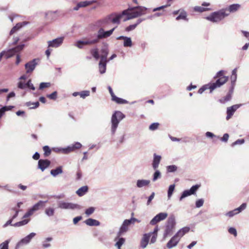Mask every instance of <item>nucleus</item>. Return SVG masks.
<instances>
[{
    "instance_id": "nucleus-13",
    "label": "nucleus",
    "mask_w": 249,
    "mask_h": 249,
    "mask_svg": "<svg viewBox=\"0 0 249 249\" xmlns=\"http://www.w3.org/2000/svg\"><path fill=\"white\" fill-rule=\"evenodd\" d=\"M36 233L31 232L24 238L21 239L16 245V249H19L20 247L28 244L31 240L36 236Z\"/></svg>"
},
{
    "instance_id": "nucleus-16",
    "label": "nucleus",
    "mask_w": 249,
    "mask_h": 249,
    "mask_svg": "<svg viewBox=\"0 0 249 249\" xmlns=\"http://www.w3.org/2000/svg\"><path fill=\"white\" fill-rule=\"evenodd\" d=\"M64 37H59L52 40L48 41V47L57 48L60 46L63 42Z\"/></svg>"
},
{
    "instance_id": "nucleus-21",
    "label": "nucleus",
    "mask_w": 249,
    "mask_h": 249,
    "mask_svg": "<svg viewBox=\"0 0 249 249\" xmlns=\"http://www.w3.org/2000/svg\"><path fill=\"white\" fill-rule=\"evenodd\" d=\"M151 237V233H145L141 241V247L144 249L146 247L150 238Z\"/></svg>"
},
{
    "instance_id": "nucleus-17",
    "label": "nucleus",
    "mask_w": 249,
    "mask_h": 249,
    "mask_svg": "<svg viewBox=\"0 0 249 249\" xmlns=\"http://www.w3.org/2000/svg\"><path fill=\"white\" fill-rule=\"evenodd\" d=\"M36 61V59H34L25 64V68L27 73H31L34 71L37 64Z\"/></svg>"
},
{
    "instance_id": "nucleus-50",
    "label": "nucleus",
    "mask_w": 249,
    "mask_h": 249,
    "mask_svg": "<svg viewBox=\"0 0 249 249\" xmlns=\"http://www.w3.org/2000/svg\"><path fill=\"white\" fill-rule=\"evenodd\" d=\"M90 91L89 90H83L80 91V96L83 99H85L86 97L89 96Z\"/></svg>"
},
{
    "instance_id": "nucleus-46",
    "label": "nucleus",
    "mask_w": 249,
    "mask_h": 249,
    "mask_svg": "<svg viewBox=\"0 0 249 249\" xmlns=\"http://www.w3.org/2000/svg\"><path fill=\"white\" fill-rule=\"evenodd\" d=\"M231 93L230 92H228L227 95L223 98L219 100V101L221 103H225L226 102H228L231 100Z\"/></svg>"
},
{
    "instance_id": "nucleus-51",
    "label": "nucleus",
    "mask_w": 249,
    "mask_h": 249,
    "mask_svg": "<svg viewBox=\"0 0 249 249\" xmlns=\"http://www.w3.org/2000/svg\"><path fill=\"white\" fill-rule=\"evenodd\" d=\"M63 154H68L74 151L72 145H69L67 147L63 148Z\"/></svg>"
},
{
    "instance_id": "nucleus-8",
    "label": "nucleus",
    "mask_w": 249,
    "mask_h": 249,
    "mask_svg": "<svg viewBox=\"0 0 249 249\" xmlns=\"http://www.w3.org/2000/svg\"><path fill=\"white\" fill-rule=\"evenodd\" d=\"M24 47V44H20L17 47L9 49L7 51H3L0 53V61L3 56L5 55L6 58H9L13 56L16 53L21 51Z\"/></svg>"
},
{
    "instance_id": "nucleus-35",
    "label": "nucleus",
    "mask_w": 249,
    "mask_h": 249,
    "mask_svg": "<svg viewBox=\"0 0 249 249\" xmlns=\"http://www.w3.org/2000/svg\"><path fill=\"white\" fill-rule=\"evenodd\" d=\"M25 105L29 107L30 109H35L38 107L39 106V103L38 102H27L26 103Z\"/></svg>"
},
{
    "instance_id": "nucleus-5",
    "label": "nucleus",
    "mask_w": 249,
    "mask_h": 249,
    "mask_svg": "<svg viewBox=\"0 0 249 249\" xmlns=\"http://www.w3.org/2000/svg\"><path fill=\"white\" fill-rule=\"evenodd\" d=\"M125 116L120 111H115L111 118V132L114 135L120 122L125 118Z\"/></svg>"
},
{
    "instance_id": "nucleus-54",
    "label": "nucleus",
    "mask_w": 249,
    "mask_h": 249,
    "mask_svg": "<svg viewBox=\"0 0 249 249\" xmlns=\"http://www.w3.org/2000/svg\"><path fill=\"white\" fill-rule=\"evenodd\" d=\"M26 87H28L29 89L34 90L35 89V87L34 85L32 83V81L31 79H29L27 83H26Z\"/></svg>"
},
{
    "instance_id": "nucleus-49",
    "label": "nucleus",
    "mask_w": 249,
    "mask_h": 249,
    "mask_svg": "<svg viewBox=\"0 0 249 249\" xmlns=\"http://www.w3.org/2000/svg\"><path fill=\"white\" fill-rule=\"evenodd\" d=\"M10 240H7L0 244V249H8V244Z\"/></svg>"
},
{
    "instance_id": "nucleus-7",
    "label": "nucleus",
    "mask_w": 249,
    "mask_h": 249,
    "mask_svg": "<svg viewBox=\"0 0 249 249\" xmlns=\"http://www.w3.org/2000/svg\"><path fill=\"white\" fill-rule=\"evenodd\" d=\"M57 207L62 210H79L82 208V207L76 203L67 202L64 200L57 201Z\"/></svg>"
},
{
    "instance_id": "nucleus-15",
    "label": "nucleus",
    "mask_w": 249,
    "mask_h": 249,
    "mask_svg": "<svg viewBox=\"0 0 249 249\" xmlns=\"http://www.w3.org/2000/svg\"><path fill=\"white\" fill-rule=\"evenodd\" d=\"M247 204L245 203H242L240 207L225 213V215L229 217H232L245 210Z\"/></svg>"
},
{
    "instance_id": "nucleus-14",
    "label": "nucleus",
    "mask_w": 249,
    "mask_h": 249,
    "mask_svg": "<svg viewBox=\"0 0 249 249\" xmlns=\"http://www.w3.org/2000/svg\"><path fill=\"white\" fill-rule=\"evenodd\" d=\"M168 216L167 213H160L155 216L150 222L151 225H155L157 223L164 220Z\"/></svg>"
},
{
    "instance_id": "nucleus-20",
    "label": "nucleus",
    "mask_w": 249,
    "mask_h": 249,
    "mask_svg": "<svg viewBox=\"0 0 249 249\" xmlns=\"http://www.w3.org/2000/svg\"><path fill=\"white\" fill-rule=\"evenodd\" d=\"M179 241L180 240L178 239V238L177 237V236L175 235L168 242L166 246L168 249H171L176 247L178 245Z\"/></svg>"
},
{
    "instance_id": "nucleus-63",
    "label": "nucleus",
    "mask_w": 249,
    "mask_h": 249,
    "mask_svg": "<svg viewBox=\"0 0 249 249\" xmlns=\"http://www.w3.org/2000/svg\"><path fill=\"white\" fill-rule=\"evenodd\" d=\"M154 196H155V193L154 192L152 193L151 195L148 198V200H147V205H149L150 204L151 201L154 198Z\"/></svg>"
},
{
    "instance_id": "nucleus-64",
    "label": "nucleus",
    "mask_w": 249,
    "mask_h": 249,
    "mask_svg": "<svg viewBox=\"0 0 249 249\" xmlns=\"http://www.w3.org/2000/svg\"><path fill=\"white\" fill-rule=\"evenodd\" d=\"M229 135L228 133H225L223 135V137L221 138V141L224 142H227L228 140Z\"/></svg>"
},
{
    "instance_id": "nucleus-58",
    "label": "nucleus",
    "mask_w": 249,
    "mask_h": 249,
    "mask_svg": "<svg viewBox=\"0 0 249 249\" xmlns=\"http://www.w3.org/2000/svg\"><path fill=\"white\" fill-rule=\"evenodd\" d=\"M244 142H245V141L244 139H238V140H236V141H235L234 142H233L231 144V146H234L237 144H242L244 143Z\"/></svg>"
},
{
    "instance_id": "nucleus-53",
    "label": "nucleus",
    "mask_w": 249,
    "mask_h": 249,
    "mask_svg": "<svg viewBox=\"0 0 249 249\" xmlns=\"http://www.w3.org/2000/svg\"><path fill=\"white\" fill-rule=\"evenodd\" d=\"M204 203V200L202 198L199 199L196 202V208H200L202 207Z\"/></svg>"
},
{
    "instance_id": "nucleus-33",
    "label": "nucleus",
    "mask_w": 249,
    "mask_h": 249,
    "mask_svg": "<svg viewBox=\"0 0 249 249\" xmlns=\"http://www.w3.org/2000/svg\"><path fill=\"white\" fill-rule=\"evenodd\" d=\"M79 42L82 43V45H84L94 44L97 43V40H95V38H94L93 39H87L84 40H79Z\"/></svg>"
},
{
    "instance_id": "nucleus-6",
    "label": "nucleus",
    "mask_w": 249,
    "mask_h": 249,
    "mask_svg": "<svg viewBox=\"0 0 249 249\" xmlns=\"http://www.w3.org/2000/svg\"><path fill=\"white\" fill-rule=\"evenodd\" d=\"M176 225V222L175 216L173 214H172L168 217L165 224V230L163 233V237L164 238L172 233Z\"/></svg>"
},
{
    "instance_id": "nucleus-29",
    "label": "nucleus",
    "mask_w": 249,
    "mask_h": 249,
    "mask_svg": "<svg viewBox=\"0 0 249 249\" xmlns=\"http://www.w3.org/2000/svg\"><path fill=\"white\" fill-rule=\"evenodd\" d=\"M89 188L88 186H84L79 188L76 192V194L79 196H82L85 195L88 191Z\"/></svg>"
},
{
    "instance_id": "nucleus-36",
    "label": "nucleus",
    "mask_w": 249,
    "mask_h": 249,
    "mask_svg": "<svg viewBox=\"0 0 249 249\" xmlns=\"http://www.w3.org/2000/svg\"><path fill=\"white\" fill-rule=\"evenodd\" d=\"M112 100L115 102L116 103L118 104H125L128 103V101H126V100L118 97L116 96H114Z\"/></svg>"
},
{
    "instance_id": "nucleus-9",
    "label": "nucleus",
    "mask_w": 249,
    "mask_h": 249,
    "mask_svg": "<svg viewBox=\"0 0 249 249\" xmlns=\"http://www.w3.org/2000/svg\"><path fill=\"white\" fill-rule=\"evenodd\" d=\"M127 11L125 10L123 11L120 14H118L116 13H112L108 15L106 18L107 19V22L108 20H110L113 23L119 24L120 23V19L123 17L124 16L127 17Z\"/></svg>"
},
{
    "instance_id": "nucleus-48",
    "label": "nucleus",
    "mask_w": 249,
    "mask_h": 249,
    "mask_svg": "<svg viewBox=\"0 0 249 249\" xmlns=\"http://www.w3.org/2000/svg\"><path fill=\"white\" fill-rule=\"evenodd\" d=\"M51 83L49 82H42L40 84L39 87V89L41 90L45 88L50 87Z\"/></svg>"
},
{
    "instance_id": "nucleus-52",
    "label": "nucleus",
    "mask_w": 249,
    "mask_h": 249,
    "mask_svg": "<svg viewBox=\"0 0 249 249\" xmlns=\"http://www.w3.org/2000/svg\"><path fill=\"white\" fill-rule=\"evenodd\" d=\"M57 92L56 91L53 92V93H52L50 94L47 95V97L48 98H49V99H50L51 100H56V99L57 98Z\"/></svg>"
},
{
    "instance_id": "nucleus-24",
    "label": "nucleus",
    "mask_w": 249,
    "mask_h": 249,
    "mask_svg": "<svg viewBox=\"0 0 249 249\" xmlns=\"http://www.w3.org/2000/svg\"><path fill=\"white\" fill-rule=\"evenodd\" d=\"M29 23L28 22L23 21L22 22H19L17 23L14 27L12 28L10 32V35H12L17 31H18L19 29H20L23 26L27 25Z\"/></svg>"
},
{
    "instance_id": "nucleus-31",
    "label": "nucleus",
    "mask_w": 249,
    "mask_h": 249,
    "mask_svg": "<svg viewBox=\"0 0 249 249\" xmlns=\"http://www.w3.org/2000/svg\"><path fill=\"white\" fill-rule=\"evenodd\" d=\"M62 167L61 166H58L54 169L51 170L50 173L52 176L54 177H56L58 175L62 173Z\"/></svg>"
},
{
    "instance_id": "nucleus-1",
    "label": "nucleus",
    "mask_w": 249,
    "mask_h": 249,
    "mask_svg": "<svg viewBox=\"0 0 249 249\" xmlns=\"http://www.w3.org/2000/svg\"><path fill=\"white\" fill-rule=\"evenodd\" d=\"M241 5L239 4H232L227 8L211 13L205 18L212 22H219L228 17L231 13H234L238 11Z\"/></svg>"
},
{
    "instance_id": "nucleus-3",
    "label": "nucleus",
    "mask_w": 249,
    "mask_h": 249,
    "mask_svg": "<svg viewBox=\"0 0 249 249\" xmlns=\"http://www.w3.org/2000/svg\"><path fill=\"white\" fill-rule=\"evenodd\" d=\"M100 25L101 26L98 31L97 35L96 36L95 40H97V43L99 42L100 39L107 38L110 36L113 33V31L115 29L116 27L112 28V29L108 31H105V28H106V24H107V19H104L103 20L99 21Z\"/></svg>"
},
{
    "instance_id": "nucleus-61",
    "label": "nucleus",
    "mask_w": 249,
    "mask_h": 249,
    "mask_svg": "<svg viewBox=\"0 0 249 249\" xmlns=\"http://www.w3.org/2000/svg\"><path fill=\"white\" fill-rule=\"evenodd\" d=\"M224 72V71L223 70H221V71H219L218 72H217L216 75L214 76V78L216 79L217 78H219L218 79H219V78H221L224 77V76H223Z\"/></svg>"
},
{
    "instance_id": "nucleus-12",
    "label": "nucleus",
    "mask_w": 249,
    "mask_h": 249,
    "mask_svg": "<svg viewBox=\"0 0 249 249\" xmlns=\"http://www.w3.org/2000/svg\"><path fill=\"white\" fill-rule=\"evenodd\" d=\"M200 185L196 184L192 186L190 189L184 190L182 193L179 197V200L181 201L184 198L189 196L195 194L198 189L200 187Z\"/></svg>"
},
{
    "instance_id": "nucleus-47",
    "label": "nucleus",
    "mask_w": 249,
    "mask_h": 249,
    "mask_svg": "<svg viewBox=\"0 0 249 249\" xmlns=\"http://www.w3.org/2000/svg\"><path fill=\"white\" fill-rule=\"evenodd\" d=\"M95 210V209L94 207H89L85 210V214L87 215V216H89L94 213Z\"/></svg>"
},
{
    "instance_id": "nucleus-30",
    "label": "nucleus",
    "mask_w": 249,
    "mask_h": 249,
    "mask_svg": "<svg viewBox=\"0 0 249 249\" xmlns=\"http://www.w3.org/2000/svg\"><path fill=\"white\" fill-rule=\"evenodd\" d=\"M187 12L183 9L181 10L179 15L176 17V19L177 20H179L180 19H183L186 20L187 21H188V18H187Z\"/></svg>"
},
{
    "instance_id": "nucleus-59",
    "label": "nucleus",
    "mask_w": 249,
    "mask_h": 249,
    "mask_svg": "<svg viewBox=\"0 0 249 249\" xmlns=\"http://www.w3.org/2000/svg\"><path fill=\"white\" fill-rule=\"evenodd\" d=\"M74 151L75 149H80L82 147V144L79 142H75L74 144L71 145Z\"/></svg>"
},
{
    "instance_id": "nucleus-18",
    "label": "nucleus",
    "mask_w": 249,
    "mask_h": 249,
    "mask_svg": "<svg viewBox=\"0 0 249 249\" xmlns=\"http://www.w3.org/2000/svg\"><path fill=\"white\" fill-rule=\"evenodd\" d=\"M51 161L47 159H40L38 161L37 168L42 172L47 169L50 165Z\"/></svg>"
},
{
    "instance_id": "nucleus-39",
    "label": "nucleus",
    "mask_w": 249,
    "mask_h": 249,
    "mask_svg": "<svg viewBox=\"0 0 249 249\" xmlns=\"http://www.w3.org/2000/svg\"><path fill=\"white\" fill-rule=\"evenodd\" d=\"M155 170L156 171L153 175L152 181L153 182L156 181L157 179L161 178V177L160 172L157 169Z\"/></svg>"
},
{
    "instance_id": "nucleus-38",
    "label": "nucleus",
    "mask_w": 249,
    "mask_h": 249,
    "mask_svg": "<svg viewBox=\"0 0 249 249\" xmlns=\"http://www.w3.org/2000/svg\"><path fill=\"white\" fill-rule=\"evenodd\" d=\"M132 42L130 37H126L124 40L123 46L124 47H131L132 46Z\"/></svg>"
},
{
    "instance_id": "nucleus-42",
    "label": "nucleus",
    "mask_w": 249,
    "mask_h": 249,
    "mask_svg": "<svg viewBox=\"0 0 249 249\" xmlns=\"http://www.w3.org/2000/svg\"><path fill=\"white\" fill-rule=\"evenodd\" d=\"M43 149L44 152V155L45 157H48L51 154V149L49 146L46 145L43 146Z\"/></svg>"
},
{
    "instance_id": "nucleus-10",
    "label": "nucleus",
    "mask_w": 249,
    "mask_h": 249,
    "mask_svg": "<svg viewBox=\"0 0 249 249\" xmlns=\"http://www.w3.org/2000/svg\"><path fill=\"white\" fill-rule=\"evenodd\" d=\"M47 201L39 200L37 203L34 205L28 211L24 214L23 216V218H27L32 215L36 211L39 210L41 208L44 206V204Z\"/></svg>"
},
{
    "instance_id": "nucleus-45",
    "label": "nucleus",
    "mask_w": 249,
    "mask_h": 249,
    "mask_svg": "<svg viewBox=\"0 0 249 249\" xmlns=\"http://www.w3.org/2000/svg\"><path fill=\"white\" fill-rule=\"evenodd\" d=\"M125 239L123 237L119 238L118 241L115 243V246L116 247H121L122 246L124 243Z\"/></svg>"
},
{
    "instance_id": "nucleus-23",
    "label": "nucleus",
    "mask_w": 249,
    "mask_h": 249,
    "mask_svg": "<svg viewBox=\"0 0 249 249\" xmlns=\"http://www.w3.org/2000/svg\"><path fill=\"white\" fill-rule=\"evenodd\" d=\"M161 159V157L154 153L153 155V160L152 162V167L154 170L157 169Z\"/></svg>"
},
{
    "instance_id": "nucleus-60",
    "label": "nucleus",
    "mask_w": 249,
    "mask_h": 249,
    "mask_svg": "<svg viewBox=\"0 0 249 249\" xmlns=\"http://www.w3.org/2000/svg\"><path fill=\"white\" fill-rule=\"evenodd\" d=\"M228 231L231 234L233 235L234 236H237V231L233 227L230 228L228 230Z\"/></svg>"
},
{
    "instance_id": "nucleus-4",
    "label": "nucleus",
    "mask_w": 249,
    "mask_h": 249,
    "mask_svg": "<svg viewBox=\"0 0 249 249\" xmlns=\"http://www.w3.org/2000/svg\"><path fill=\"white\" fill-rule=\"evenodd\" d=\"M228 76H224L221 78L217 79L215 82L210 84H207L203 86L198 90L199 94H202L205 90L210 89V93H212L213 91L217 88H219L224 85L228 80Z\"/></svg>"
},
{
    "instance_id": "nucleus-62",
    "label": "nucleus",
    "mask_w": 249,
    "mask_h": 249,
    "mask_svg": "<svg viewBox=\"0 0 249 249\" xmlns=\"http://www.w3.org/2000/svg\"><path fill=\"white\" fill-rule=\"evenodd\" d=\"M136 27H137L136 25H135V24L130 25L128 26H127V27H126L125 31L127 32H130L131 31L134 30Z\"/></svg>"
},
{
    "instance_id": "nucleus-34",
    "label": "nucleus",
    "mask_w": 249,
    "mask_h": 249,
    "mask_svg": "<svg viewBox=\"0 0 249 249\" xmlns=\"http://www.w3.org/2000/svg\"><path fill=\"white\" fill-rule=\"evenodd\" d=\"M96 2V0H91V1H84L79 2L78 3V6L80 8L86 7L89 5L92 4L93 3Z\"/></svg>"
},
{
    "instance_id": "nucleus-2",
    "label": "nucleus",
    "mask_w": 249,
    "mask_h": 249,
    "mask_svg": "<svg viewBox=\"0 0 249 249\" xmlns=\"http://www.w3.org/2000/svg\"><path fill=\"white\" fill-rule=\"evenodd\" d=\"M148 9L144 6H137L134 7H130L126 9L127 11V17L124 18L123 19L124 21L140 17L146 14V11Z\"/></svg>"
},
{
    "instance_id": "nucleus-44",
    "label": "nucleus",
    "mask_w": 249,
    "mask_h": 249,
    "mask_svg": "<svg viewBox=\"0 0 249 249\" xmlns=\"http://www.w3.org/2000/svg\"><path fill=\"white\" fill-rule=\"evenodd\" d=\"M53 238L52 237H47L46 238L45 240L42 243V246L44 248H47L51 247V244L50 243H47V242H50L52 241Z\"/></svg>"
},
{
    "instance_id": "nucleus-55",
    "label": "nucleus",
    "mask_w": 249,
    "mask_h": 249,
    "mask_svg": "<svg viewBox=\"0 0 249 249\" xmlns=\"http://www.w3.org/2000/svg\"><path fill=\"white\" fill-rule=\"evenodd\" d=\"M159 125V124L158 123H154L150 124L149 128L151 130H155L158 128Z\"/></svg>"
},
{
    "instance_id": "nucleus-37",
    "label": "nucleus",
    "mask_w": 249,
    "mask_h": 249,
    "mask_svg": "<svg viewBox=\"0 0 249 249\" xmlns=\"http://www.w3.org/2000/svg\"><path fill=\"white\" fill-rule=\"evenodd\" d=\"M90 53L96 60H98L99 58H100L99 54L98 49L97 48L92 49L90 50Z\"/></svg>"
},
{
    "instance_id": "nucleus-28",
    "label": "nucleus",
    "mask_w": 249,
    "mask_h": 249,
    "mask_svg": "<svg viewBox=\"0 0 249 249\" xmlns=\"http://www.w3.org/2000/svg\"><path fill=\"white\" fill-rule=\"evenodd\" d=\"M107 63V61L100 60L99 63V71L101 74H102L106 72Z\"/></svg>"
},
{
    "instance_id": "nucleus-32",
    "label": "nucleus",
    "mask_w": 249,
    "mask_h": 249,
    "mask_svg": "<svg viewBox=\"0 0 249 249\" xmlns=\"http://www.w3.org/2000/svg\"><path fill=\"white\" fill-rule=\"evenodd\" d=\"M44 213L49 217L53 216L55 213V209L51 207H47L45 209Z\"/></svg>"
},
{
    "instance_id": "nucleus-41",
    "label": "nucleus",
    "mask_w": 249,
    "mask_h": 249,
    "mask_svg": "<svg viewBox=\"0 0 249 249\" xmlns=\"http://www.w3.org/2000/svg\"><path fill=\"white\" fill-rule=\"evenodd\" d=\"M178 167L175 165H169L166 167L167 172L168 173H173L177 171Z\"/></svg>"
},
{
    "instance_id": "nucleus-19",
    "label": "nucleus",
    "mask_w": 249,
    "mask_h": 249,
    "mask_svg": "<svg viewBox=\"0 0 249 249\" xmlns=\"http://www.w3.org/2000/svg\"><path fill=\"white\" fill-rule=\"evenodd\" d=\"M241 106V105H234L227 108V120L231 118L236 110Z\"/></svg>"
},
{
    "instance_id": "nucleus-27",
    "label": "nucleus",
    "mask_w": 249,
    "mask_h": 249,
    "mask_svg": "<svg viewBox=\"0 0 249 249\" xmlns=\"http://www.w3.org/2000/svg\"><path fill=\"white\" fill-rule=\"evenodd\" d=\"M84 223L89 226H98L100 225V222L96 220L91 218H88L84 221Z\"/></svg>"
},
{
    "instance_id": "nucleus-43",
    "label": "nucleus",
    "mask_w": 249,
    "mask_h": 249,
    "mask_svg": "<svg viewBox=\"0 0 249 249\" xmlns=\"http://www.w3.org/2000/svg\"><path fill=\"white\" fill-rule=\"evenodd\" d=\"M208 10H209V8H204V7H203L201 6H196L194 7V11L197 12H199V13H202L204 11H207Z\"/></svg>"
},
{
    "instance_id": "nucleus-11",
    "label": "nucleus",
    "mask_w": 249,
    "mask_h": 249,
    "mask_svg": "<svg viewBox=\"0 0 249 249\" xmlns=\"http://www.w3.org/2000/svg\"><path fill=\"white\" fill-rule=\"evenodd\" d=\"M137 221H138V220L134 217H132L130 219L124 220L121 226L119 231L117 232V237H119L124 233L128 231V226L132 223H134Z\"/></svg>"
},
{
    "instance_id": "nucleus-26",
    "label": "nucleus",
    "mask_w": 249,
    "mask_h": 249,
    "mask_svg": "<svg viewBox=\"0 0 249 249\" xmlns=\"http://www.w3.org/2000/svg\"><path fill=\"white\" fill-rule=\"evenodd\" d=\"M150 183L149 180L147 179H138L136 182V186L138 188H142L148 186Z\"/></svg>"
},
{
    "instance_id": "nucleus-22",
    "label": "nucleus",
    "mask_w": 249,
    "mask_h": 249,
    "mask_svg": "<svg viewBox=\"0 0 249 249\" xmlns=\"http://www.w3.org/2000/svg\"><path fill=\"white\" fill-rule=\"evenodd\" d=\"M101 53L100 60H102V61H107V59L108 53V50L107 48V43H104V46L101 49Z\"/></svg>"
},
{
    "instance_id": "nucleus-57",
    "label": "nucleus",
    "mask_w": 249,
    "mask_h": 249,
    "mask_svg": "<svg viewBox=\"0 0 249 249\" xmlns=\"http://www.w3.org/2000/svg\"><path fill=\"white\" fill-rule=\"evenodd\" d=\"M169 6H170V4H169L164 5H162L161 6L158 7L154 8L152 11H153V12H156V11H160V10L163 9H164L165 8H167L168 7H169Z\"/></svg>"
},
{
    "instance_id": "nucleus-25",
    "label": "nucleus",
    "mask_w": 249,
    "mask_h": 249,
    "mask_svg": "<svg viewBox=\"0 0 249 249\" xmlns=\"http://www.w3.org/2000/svg\"><path fill=\"white\" fill-rule=\"evenodd\" d=\"M190 229L189 227H185L180 229L176 234L175 235L180 240V238L186 233H188Z\"/></svg>"
},
{
    "instance_id": "nucleus-40",
    "label": "nucleus",
    "mask_w": 249,
    "mask_h": 249,
    "mask_svg": "<svg viewBox=\"0 0 249 249\" xmlns=\"http://www.w3.org/2000/svg\"><path fill=\"white\" fill-rule=\"evenodd\" d=\"M175 184H172L169 186L168 190V193H167V196H168V199H170L171 198V196H172L173 193L175 190Z\"/></svg>"
},
{
    "instance_id": "nucleus-56",
    "label": "nucleus",
    "mask_w": 249,
    "mask_h": 249,
    "mask_svg": "<svg viewBox=\"0 0 249 249\" xmlns=\"http://www.w3.org/2000/svg\"><path fill=\"white\" fill-rule=\"evenodd\" d=\"M12 210L15 211V213L11 218V219L13 220L18 216V213L21 210L17 209L16 207L13 208Z\"/></svg>"
}]
</instances>
